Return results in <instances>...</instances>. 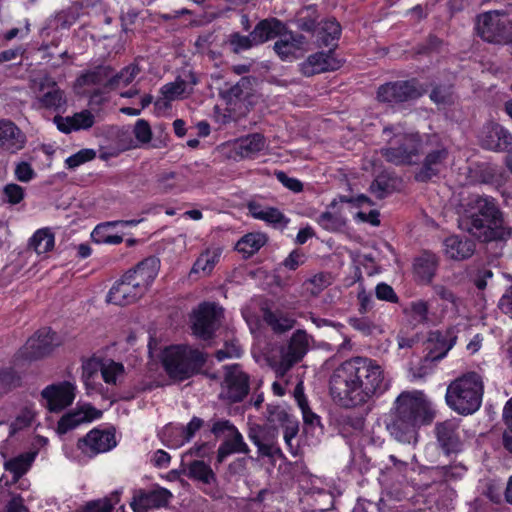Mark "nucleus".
I'll use <instances>...</instances> for the list:
<instances>
[{"label": "nucleus", "mask_w": 512, "mask_h": 512, "mask_svg": "<svg viewBox=\"0 0 512 512\" xmlns=\"http://www.w3.org/2000/svg\"><path fill=\"white\" fill-rule=\"evenodd\" d=\"M35 453H24L4 463L5 470L13 474L14 480L21 478L31 467Z\"/></svg>", "instance_id": "37998d69"}, {"label": "nucleus", "mask_w": 512, "mask_h": 512, "mask_svg": "<svg viewBox=\"0 0 512 512\" xmlns=\"http://www.w3.org/2000/svg\"><path fill=\"white\" fill-rule=\"evenodd\" d=\"M30 88L35 96L33 107L36 109L60 111L67 105L65 92L48 75H40L33 78Z\"/></svg>", "instance_id": "423d86ee"}, {"label": "nucleus", "mask_w": 512, "mask_h": 512, "mask_svg": "<svg viewBox=\"0 0 512 512\" xmlns=\"http://www.w3.org/2000/svg\"><path fill=\"white\" fill-rule=\"evenodd\" d=\"M309 348V336L304 330L293 333L287 348L282 352L284 356L298 363L305 356Z\"/></svg>", "instance_id": "e433bc0d"}, {"label": "nucleus", "mask_w": 512, "mask_h": 512, "mask_svg": "<svg viewBox=\"0 0 512 512\" xmlns=\"http://www.w3.org/2000/svg\"><path fill=\"white\" fill-rule=\"evenodd\" d=\"M183 176L174 171H163L157 175V188L163 193H170L180 188Z\"/></svg>", "instance_id": "3c124183"}, {"label": "nucleus", "mask_w": 512, "mask_h": 512, "mask_svg": "<svg viewBox=\"0 0 512 512\" xmlns=\"http://www.w3.org/2000/svg\"><path fill=\"white\" fill-rule=\"evenodd\" d=\"M74 390V385L65 381L47 386L42 390L41 396L50 412H60L72 404L75 398Z\"/></svg>", "instance_id": "2eb2a0df"}, {"label": "nucleus", "mask_w": 512, "mask_h": 512, "mask_svg": "<svg viewBox=\"0 0 512 512\" xmlns=\"http://www.w3.org/2000/svg\"><path fill=\"white\" fill-rule=\"evenodd\" d=\"M485 220L475 218L471 221H464L465 229L472 236L483 242L502 241L510 237L511 229L504 226L503 220Z\"/></svg>", "instance_id": "f8f14e48"}, {"label": "nucleus", "mask_w": 512, "mask_h": 512, "mask_svg": "<svg viewBox=\"0 0 512 512\" xmlns=\"http://www.w3.org/2000/svg\"><path fill=\"white\" fill-rule=\"evenodd\" d=\"M59 345L60 340L57 334L45 327L27 340L23 354L29 360H36L49 355Z\"/></svg>", "instance_id": "4468645a"}, {"label": "nucleus", "mask_w": 512, "mask_h": 512, "mask_svg": "<svg viewBox=\"0 0 512 512\" xmlns=\"http://www.w3.org/2000/svg\"><path fill=\"white\" fill-rule=\"evenodd\" d=\"M341 34V26L335 19L323 21L318 31V38L322 45L329 46Z\"/></svg>", "instance_id": "09e8293b"}, {"label": "nucleus", "mask_w": 512, "mask_h": 512, "mask_svg": "<svg viewBox=\"0 0 512 512\" xmlns=\"http://www.w3.org/2000/svg\"><path fill=\"white\" fill-rule=\"evenodd\" d=\"M25 134L10 120H0V147L10 153L24 148Z\"/></svg>", "instance_id": "a878e982"}, {"label": "nucleus", "mask_w": 512, "mask_h": 512, "mask_svg": "<svg viewBox=\"0 0 512 512\" xmlns=\"http://www.w3.org/2000/svg\"><path fill=\"white\" fill-rule=\"evenodd\" d=\"M160 268V261L156 257H148L139 262L135 268L129 270L124 275L131 282L135 283L143 294L156 278Z\"/></svg>", "instance_id": "a211bd4d"}, {"label": "nucleus", "mask_w": 512, "mask_h": 512, "mask_svg": "<svg viewBox=\"0 0 512 512\" xmlns=\"http://www.w3.org/2000/svg\"><path fill=\"white\" fill-rule=\"evenodd\" d=\"M172 494L165 488L138 489L133 493L130 506L134 512H147L152 508L165 506Z\"/></svg>", "instance_id": "dca6fc26"}, {"label": "nucleus", "mask_w": 512, "mask_h": 512, "mask_svg": "<svg viewBox=\"0 0 512 512\" xmlns=\"http://www.w3.org/2000/svg\"><path fill=\"white\" fill-rule=\"evenodd\" d=\"M255 78L242 77L235 85L226 90L220 91V96L228 103L234 104L237 101L250 97L253 93Z\"/></svg>", "instance_id": "c9c22d12"}, {"label": "nucleus", "mask_w": 512, "mask_h": 512, "mask_svg": "<svg viewBox=\"0 0 512 512\" xmlns=\"http://www.w3.org/2000/svg\"><path fill=\"white\" fill-rule=\"evenodd\" d=\"M300 66L305 76H312L337 70L341 66V61L334 56L332 50H329L328 52H318L310 55Z\"/></svg>", "instance_id": "5701e85b"}, {"label": "nucleus", "mask_w": 512, "mask_h": 512, "mask_svg": "<svg viewBox=\"0 0 512 512\" xmlns=\"http://www.w3.org/2000/svg\"><path fill=\"white\" fill-rule=\"evenodd\" d=\"M437 440L446 455L458 453L462 443L452 422H443L436 426Z\"/></svg>", "instance_id": "473e14b6"}, {"label": "nucleus", "mask_w": 512, "mask_h": 512, "mask_svg": "<svg viewBox=\"0 0 512 512\" xmlns=\"http://www.w3.org/2000/svg\"><path fill=\"white\" fill-rule=\"evenodd\" d=\"M96 157V152L93 149H82L77 153L68 157L65 161L69 169H75L78 166L93 160Z\"/></svg>", "instance_id": "052dcab7"}, {"label": "nucleus", "mask_w": 512, "mask_h": 512, "mask_svg": "<svg viewBox=\"0 0 512 512\" xmlns=\"http://www.w3.org/2000/svg\"><path fill=\"white\" fill-rule=\"evenodd\" d=\"M447 157L448 151L445 148H438L429 152L424 159L422 167L416 173V180L426 182L438 175L443 169Z\"/></svg>", "instance_id": "c85d7f7f"}, {"label": "nucleus", "mask_w": 512, "mask_h": 512, "mask_svg": "<svg viewBox=\"0 0 512 512\" xmlns=\"http://www.w3.org/2000/svg\"><path fill=\"white\" fill-rule=\"evenodd\" d=\"M285 24L277 18L261 20L253 29L254 42L262 44L268 40L278 38L284 30Z\"/></svg>", "instance_id": "f704fd0d"}, {"label": "nucleus", "mask_w": 512, "mask_h": 512, "mask_svg": "<svg viewBox=\"0 0 512 512\" xmlns=\"http://www.w3.org/2000/svg\"><path fill=\"white\" fill-rule=\"evenodd\" d=\"M249 392V377L239 365L225 367L220 396L229 402H240Z\"/></svg>", "instance_id": "9b49d317"}, {"label": "nucleus", "mask_w": 512, "mask_h": 512, "mask_svg": "<svg viewBox=\"0 0 512 512\" xmlns=\"http://www.w3.org/2000/svg\"><path fill=\"white\" fill-rule=\"evenodd\" d=\"M140 221L139 220H119V221H111V222H107L105 224H102V225H98L94 231L92 232V237L97 241V242H105V243H109V244H120L122 241H123V238L122 236H119V235H108V236H105L103 238H98V235L100 234L101 230L103 228H105L106 226H117V225H122V226H135L139 223Z\"/></svg>", "instance_id": "603ef678"}, {"label": "nucleus", "mask_w": 512, "mask_h": 512, "mask_svg": "<svg viewBox=\"0 0 512 512\" xmlns=\"http://www.w3.org/2000/svg\"><path fill=\"white\" fill-rule=\"evenodd\" d=\"M317 221L322 228L328 231H337L345 226V220L342 216L329 211L323 212Z\"/></svg>", "instance_id": "6e6d98bb"}, {"label": "nucleus", "mask_w": 512, "mask_h": 512, "mask_svg": "<svg viewBox=\"0 0 512 512\" xmlns=\"http://www.w3.org/2000/svg\"><path fill=\"white\" fill-rule=\"evenodd\" d=\"M249 214L257 219L273 226H286L289 219L276 207L264 206L256 201L247 204Z\"/></svg>", "instance_id": "c756f323"}, {"label": "nucleus", "mask_w": 512, "mask_h": 512, "mask_svg": "<svg viewBox=\"0 0 512 512\" xmlns=\"http://www.w3.org/2000/svg\"><path fill=\"white\" fill-rule=\"evenodd\" d=\"M140 69L138 65L131 64L123 68L119 73L112 75L106 83V87L109 89H115L120 85L130 84L135 77L139 74Z\"/></svg>", "instance_id": "8fccbe9b"}, {"label": "nucleus", "mask_w": 512, "mask_h": 512, "mask_svg": "<svg viewBox=\"0 0 512 512\" xmlns=\"http://www.w3.org/2000/svg\"><path fill=\"white\" fill-rule=\"evenodd\" d=\"M436 340L437 349L440 350L437 354H431L430 358L432 361H437L446 356L448 351L455 345L457 336L454 328H449L445 333L436 332L434 333Z\"/></svg>", "instance_id": "a18cd8bd"}, {"label": "nucleus", "mask_w": 512, "mask_h": 512, "mask_svg": "<svg viewBox=\"0 0 512 512\" xmlns=\"http://www.w3.org/2000/svg\"><path fill=\"white\" fill-rule=\"evenodd\" d=\"M423 89L416 80L395 81L381 85L377 91L380 102L397 104L419 98Z\"/></svg>", "instance_id": "1a4fd4ad"}, {"label": "nucleus", "mask_w": 512, "mask_h": 512, "mask_svg": "<svg viewBox=\"0 0 512 512\" xmlns=\"http://www.w3.org/2000/svg\"><path fill=\"white\" fill-rule=\"evenodd\" d=\"M438 267V258L435 254L424 251L414 264L415 273L423 281L430 282L434 277Z\"/></svg>", "instance_id": "4c0bfd02"}, {"label": "nucleus", "mask_w": 512, "mask_h": 512, "mask_svg": "<svg viewBox=\"0 0 512 512\" xmlns=\"http://www.w3.org/2000/svg\"><path fill=\"white\" fill-rule=\"evenodd\" d=\"M111 74L112 68L110 66L99 65L81 74L77 78V85L87 86L104 84L106 87V83L108 82L109 78H111Z\"/></svg>", "instance_id": "58836bf2"}, {"label": "nucleus", "mask_w": 512, "mask_h": 512, "mask_svg": "<svg viewBox=\"0 0 512 512\" xmlns=\"http://www.w3.org/2000/svg\"><path fill=\"white\" fill-rule=\"evenodd\" d=\"M279 431L274 426L252 425L248 430L249 439L256 445L259 456L283 458L277 439Z\"/></svg>", "instance_id": "9d476101"}, {"label": "nucleus", "mask_w": 512, "mask_h": 512, "mask_svg": "<svg viewBox=\"0 0 512 512\" xmlns=\"http://www.w3.org/2000/svg\"><path fill=\"white\" fill-rule=\"evenodd\" d=\"M482 396L483 382L480 375L469 372L448 385L445 399L454 411L468 415L479 409Z\"/></svg>", "instance_id": "7ed1b4c3"}, {"label": "nucleus", "mask_w": 512, "mask_h": 512, "mask_svg": "<svg viewBox=\"0 0 512 512\" xmlns=\"http://www.w3.org/2000/svg\"><path fill=\"white\" fill-rule=\"evenodd\" d=\"M348 323L364 336L380 332L379 326L368 317H350Z\"/></svg>", "instance_id": "5fc2aeb1"}, {"label": "nucleus", "mask_w": 512, "mask_h": 512, "mask_svg": "<svg viewBox=\"0 0 512 512\" xmlns=\"http://www.w3.org/2000/svg\"><path fill=\"white\" fill-rule=\"evenodd\" d=\"M143 295L135 283L128 280L126 275H123L110 289L107 301L118 306H125L134 303Z\"/></svg>", "instance_id": "412c9836"}, {"label": "nucleus", "mask_w": 512, "mask_h": 512, "mask_svg": "<svg viewBox=\"0 0 512 512\" xmlns=\"http://www.w3.org/2000/svg\"><path fill=\"white\" fill-rule=\"evenodd\" d=\"M403 312L414 325H435L442 320V316L430 312L428 301L423 299L410 302Z\"/></svg>", "instance_id": "cd10ccee"}, {"label": "nucleus", "mask_w": 512, "mask_h": 512, "mask_svg": "<svg viewBox=\"0 0 512 512\" xmlns=\"http://www.w3.org/2000/svg\"><path fill=\"white\" fill-rule=\"evenodd\" d=\"M120 501V493L112 492L109 496L86 502L77 512H111Z\"/></svg>", "instance_id": "c03bdc74"}, {"label": "nucleus", "mask_w": 512, "mask_h": 512, "mask_svg": "<svg viewBox=\"0 0 512 512\" xmlns=\"http://www.w3.org/2000/svg\"><path fill=\"white\" fill-rule=\"evenodd\" d=\"M204 424V421L199 417H193L191 421L185 426L180 427L182 433V438H178L177 440L171 441L172 446H183L186 442H189L197 431H199Z\"/></svg>", "instance_id": "864d4df0"}, {"label": "nucleus", "mask_w": 512, "mask_h": 512, "mask_svg": "<svg viewBox=\"0 0 512 512\" xmlns=\"http://www.w3.org/2000/svg\"><path fill=\"white\" fill-rule=\"evenodd\" d=\"M435 412L422 391H403L395 399L386 421V429L398 442L415 445L418 428L429 424Z\"/></svg>", "instance_id": "f03ea898"}, {"label": "nucleus", "mask_w": 512, "mask_h": 512, "mask_svg": "<svg viewBox=\"0 0 512 512\" xmlns=\"http://www.w3.org/2000/svg\"><path fill=\"white\" fill-rule=\"evenodd\" d=\"M392 190L389 179L384 175L378 176L370 185V191L379 199L386 197Z\"/></svg>", "instance_id": "680f3d73"}, {"label": "nucleus", "mask_w": 512, "mask_h": 512, "mask_svg": "<svg viewBox=\"0 0 512 512\" xmlns=\"http://www.w3.org/2000/svg\"><path fill=\"white\" fill-rule=\"evenodd\" d=\"M222 309L213 303H203L194 312L193 332L196 336L207 340L215 332Z\"/></svg>", "instance_id": "ddd939ff"}, {"label": "nucleus", "mask_w": 512, "mask_h": 512, "mask_svg": "<svg viewBox=\"0 0 512 512\" xmlns=\"http://www.w3.org/2000/svg\"><path fill=\"white\" fill-rule=\"evenodd\" d=\"M210 432L216 437H223V442L217 450V462L222 463L232 454H248L250 448L244 441L237 427L227 419H212Z\"/></svg>", "instance_id": "39448f33"}, {"label": "nucleus", "mask_w": 512, "mask_h": 512, "mask_svg": "<svg viewBox=\"0 0 512 512\" xmlns=\"http://www.w3.org/2000/svg\"><path fill=\"white\" fill-rule=\"evenodd\" d=\"M53 122L56 124L58 130L68 134L72 131L91 128L95 123V117L89 110H83L67 117L56 115Z\"/></svg>", "instance_id": "bb28decb"}, {"label": "nucleus", "mask_w": 512, "mask_h": 512, "mask_svg": "<svg viewBox=\"0 0 512 512\" xmlns=\"http://www.w3.org/2000/svg\"><path fill=\"white\" fill-rule=\"evenodd\" d=\"M124 371L123 365L116 362H110L107 365H102L100 372L103 380L108 384H115L116 379Z\"/></svg>", "instance_id": "69168bd1"}, {"label": "nucleus", "mask_w": 512, "mask_h": 512, "mask_svg": "<svg viewBox=\"0 0 512 512\" xmlns=\"http://www.w3.org/2000/svg\"><path fill=\"white\" fill-rule=\"evenodd\" d=\"M101 416V412L91 405H82L66 413L58 422L57 432L65 434L84 422H90Z\"/></svg>", "instance_id": "393cba45"}, {"label": "nucleus", "mask_w": 512, "mask_h": 512, "mask_svg": "<svg viewBox=\"0 0 512 512\" xmlns=\"http://www.w3.org/2000/svg\"><path fill=\"white\" fill-rule=\"evenodd\" d=\"M445 254L453 260L462 261L470 258L475 251V243L457 235H452L444 241Z\"/></svg>", "instance_id": "2f4dec72"}, {"label": "nucleus", "mask_w": 512, "mask_h": 512, "mask_svg": "<svg viewBox=\"0 0 512 512\" xmlns=\"http://www.w3.org/2000/svg\"><path fill=\"white\" fill-rule=\"evenodd\" d=\"M476 30L487 42L511 44L512 53V21L506 15L497 11L487 12L478 18Z\"/></svg>", "instance_id": "0eeeda50"}, {"label": "nucleus", "mask_w": 512, "mask_h": 512, "mask_svg": "<svg viewBox=\"0 0 512 512\" xmlns=\"http://www.w3.org/2000/svg\"><path fill=\"white\" fill-rule=\"evenodd\" d=\"M219 257V250L205 251L197 258L191 268L190 273L197 274L202 272L204 275H209L215 267L216 263L219 261Z\"/></svg>", "instance_id": "de8ad7c7"}, {"label": "nucleus", "mask_w": 512, "mask_h": 512, "mask_svg": "<svg viewBox=\"0 0 512 512\" xmlns=\"http://www.w3.org/2000/svg\"><path fill=\"white\" fill-rule=\"evenodd\" d=\"M204 363V354L189 346H173L164 351L163 366L169 377L175 381L192 377Z\"/></svg>", "instance_id": "20e7f679"}, {"label": "nucleus", "mask_w": 512, "mask_h": 512, "mask_svg": "<svg viewBox=\"0 0 512 512\" xmlns=\"http://www.w3.org/2000/svg\"><path fill=\"white\" fill-rule=\"evenodd\" d=\"M4 201L11 205L19 204L25 197V190L16 183H9L3 188Z\"/></svg>", "instance_id": "13d9d810"}, {"label": "nucleus", "mask_w": 512, "mask_h": 512, "mask_svg": "<svg viewBox=\"0 0 512 512\" xmlns=\"http://www.w3.org/2000/svg\"><path fill=\"white\" fill-rule=\"evenodd\" d=\"M14 175L18 181L27 183L36 177V172L28 162L22 161L16 164Z\"/></svg>", "instance_id": "774afa93"}, {"label": "nucleus", "mask_w": 512, "mask_h": 512, "mask_svg": "<svg viewBox=\"0 0 512 512\" xmlns=\"http://www.w3.org/2000/svg\"><path fill=\"white\" fill-rule=\"evenodd\" d=\"M266 146L265 137L260 133L249 134L234 142V152L241 158H251Z\"/></svg>", "instance_id": "72a5a7b5"}, {"label": "nucleus", "mask_w": 512, "mask_h": 512, "mask_svg": "<svg viewBox=\"0 0 512 512\" xmlns=\"http://www.w3.org/2000/svg\"><path fill=\"white\" fill-rule=\"evenodd\" d=\"M466 213L467 216L464 221H471L475 218L489 219L490 221L503 220L502 213L497 208L494 200L480 195L470 196L466 205Z\"/></svg>", "instance_id": "aec40b11"}, {"label": "nucleus", "mask_w": 512, "mask_h": 512, "mask_svg": "<svg viewBox=\"0 0 512 512\" xmlns=\"http://www.w3.org/2000/svg\"><path fill=\"white\" fill-rule=\"evenodd\" d=\"M134 136L140 144H147L152 137V131L149 123L144 119L136 121L133 129Z\"/></svg>", "instance_id": "338daca9"}, {"label": "nucleus", "mask_w": 512, "mask_h": 512, "mask_svg": "<svg viewBox=\"0 0 512 512\" xmlns=\"http://www.w3.org/2000/svg\"><path fill=\"white\" fill-rule=\"evenodd\" d=\"M263 319L276 333L286 332L295 325V320L292 317L280 311L265 310Z\"/></svg>", "instance_id": "79ce46f5"}, {"label": "nucleus", "mask_w": 512, "mask_h": 512, "mask_svg": "<svg viewBox=\"0 0 512 512\" xmlns=\"http://www.w3.org/2000/svg\"><path fill=\"white\" fill-rule=\"evenodd\" d=\"M187 476L204 486L206 493H210L208 489L210 490L217 485L216 474L211 466L203 460H194L187 464Z\"/></svg>", "instance_id": "7c9ffc66"}, {"label": "nucleus", "mask_w": 512, "mask_h": 512, "mask_svg": "<svg viewBox=\"0 0 512 512\" xmlns=\"http://www.w3.org/2000/svg\"><path fill=\"white\" fill-rule=\"evenodd\" d=\"M267 421L269 426L276 427L277 425L284 428V440L292 455L297 454V449L292 445V440L298 433V422L294 420L291 415L281 406L267 407Z\"/></svg>", "instance_id": "f3484780"}, {"label": "nucleus", "mask_w": 512, "mask_h": 512, "mask_svg": "<svg viewBox=\"0 0 512 512\" xmlns=\"http://www.w3.org/2000/svg\"><path fill=\"white\" fill-rule=\"evenodd\" d=\"M390 387V379L374 359L352 357L334 369L329 379L332 397L345 406L367 403Z\"/></svg>", "instance_id": "f257e3e1"}, {"label": "nucleus", "mask_w": 512, "mask_h": 512, "mask_svg": "<svg viewBox=\"0 0 512 512\" xmlns=\"http://www.w3.org/2000/svg\"><path fill=\"white\" fill-rule=\"evenodd\" d=\"M186 82L177 78L174 82L165 84L161 88V93L167 100H175L185 93Z\"/></svg>", "instance_id": "4d7b16f0"}, {"label": "nucleus", "mask_w": 512, "mask_h": 512, "mask_svg": "<svg viewBox=\"0 0 512 512\" xmlns=\"http://www.w3.org/2000/svg\"><path fill=\"white\" fill-rule=\"evenodd\" d=\"M420 139L415 134L396 135L387 147L381 149L382 156L390 163L404 165L414 163L413 158L418 155Z\"/></svg>", "instance_id": "6e6552de"}, {"label": "nucleus", "mask_w": 512, "mask_h": 512, "mask_svg": "<svg viewBox=\"0 0 512 512\" xmlns=\"http://www.w3.org/2000/svg\"><path fill=\"white\" fill-rule=\"evenodd\" d=\"M481 144L489 150L505 151L512 146V135L503 126L489 123L483 129Z\"/></svg>", "instance_id": "4be33fe9"}, {"label": "nucleus", "mask_w": 512, "mask_h": 512, "mask_svg": "<svg viewBox=\"0 0 512 512\" xmlns=\"http://www.w3.org/2000/svg\"><path fill=\"white\" fill-rule=\"evenodd\" d=\"M434 293L444 302L446 305L443 306L442 313L450 312L452 317H458L460 315V308L462 306V299L456 296L450 289L443 285L433 286Z\"/></svg>", "instance_id": "a19ab883"}, {"label": "nucleus", "mask_w": 512, "mask_h": 512, "mask_svg": "<svg viewBox=\"0 0 512 512\" xmlns=\"http://www.w3.org/2000/svg\"><path fill=\"white\" fill-rule=\"evenodd\" d=\"M37 254H44L54 247V234L48 229L43 228L37 230L29 241Z\"/></svg>", "instance_id": "49530a36"}, {"label": "nucleus", "mask_w": 512, "mask_h": 512, "mask_svg": "<svg viewBox=\"0 0 512 512\" xmlns=\"http://www.w3.org/2000/svg\"><path fill=\"white\" fill-rule=\"evenodd\" d=\"M229 43L232 47L233 52L235 53H239L243 50H247L255 45H258V43L254 42L252 32L248 36H243L239 33H234L230 36Z\"/></svg>", "instance_id": "bf43d9fd"}, {"label": "nucleus", "mask_w": 512, "mask_h": 512, "mask_svg": "<svg viewBox=\"0 0 512 512\" xmlns=\"http://www.w3.org/2000/svg\"><path fill=\"white\" fill-rule=\"evenodd\" d=\"M116 446L115 435L109 431L94 429L79 441V447L90 455L109 451Z\"/></svg>", "instance_id": "b1692460"}, {"label": "nucleus", "mask_w": 512, "mask_h": 512, "mask_svg": "<svg viewBox=\"0 0 512 512\" xmlns=\"http://www.w3.org/2000/svg\"><path fill=\"white\" fill-rule=\"evenodd\" d=\"M267 242V237L263 233H249L244 235L236 244L238 252L243 253L245 257H250L258 252Z\"/></svg>", "instance_id": "ea45409f"}, {"label": "nucleus", "mask_w": 512, "mask_h": 512, "mask_svg": "<svg viewBox=\"0 0 512 512\" xmlns=\"http://www.w3.org/2000/svg\"><path fill=\"white\" fill-rule=\"evenodd\" d=\"M305 44L304 35L288 30L285 25L278 40L274 43L273 49L282 60L291 61L298 57L297 53L303 50Z\"/></svg>", "instance_id": "6ab92c4d"}, {"label": "nucleus", "mask_w": 512, "mask_h": 512, "mask_svg": "<svg viewBox=\"0 0 512 512\" xmlns=\"http://www.w3.org/2000/svg\"><path fill=\"white\" fill-rule=\"evenodd\" d=\"M34 419V413L29 409H24L20 412V414L15 418V420L10 425L9 435L13 436L18 431L28 427L31 425Z\"/></svg>", "instance_id": "e2e57ef3"}, {"label": "nucleus", "mask_w": 512, "mask_h": 512, "mask_svg": "<svg viewBox=\"0 0 512 512\" xmlns=\"http://www.w3.org/2000/svg\"><path fill=\"white\" fill-rule=\"evenodd\" d=\"M20 384V378L11 369L0 370V394L6 393Z\"/></svg>", "instance_id": "0e129e2a"}]
</instances>
